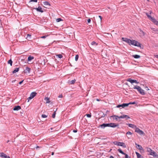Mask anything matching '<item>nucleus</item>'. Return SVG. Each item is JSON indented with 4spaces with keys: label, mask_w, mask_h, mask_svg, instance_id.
<instances>
[{
    "label": "nucleus",
    "mask_w": 158,
    "mask_h": 158,
    "mask_svg": "<svg viewBox=\"0 0 158 158\" xmlns=\"http://www.w3.org/2000/svg\"><path fill=\"white\" fill-rule=\"evenodd\" d=\"M87 22L88 23H90L91 22V19H88L87 20Z\"/></svg>",
    "instance_id": "8fccbe9b"
},
{
    "label": "nucleus",
    "mask_w": 158,
    "mask_h": 158,
    "mask_svg": "<svg viewBox=\"0 0 158 158\" xmlns=\"http://www.w3.org/2000/svg\"><path fill=\"white\" fill-rule=\"evenodd\" d=\"M134 89H136L138 92L141 94L144 95L145 94L144 90L143 89L141 88L138 85H135L133 87Z\"/></svg>",
    "instance_id": "f257e3e1"
},
{
    "label": "nucleus",
    "mask_w": 158,
    "mask_h": 158,
    "mask_svg": "<svg viewBox=\"0 0 158 158\" xmlns=\"http://www.w3.org/2000/svg\"><path fill=\"white\" fill-rule=\"evenodd\" d=\"M5 158H10L9 156L6 155V157Z\"/></svg>",
    "instance_id": "13d9d810"
},
{
    "label": "nucleus",
    "mask_w": 158,
    "mask_h": 158,
    "mask_svg": "<svg viewBox=\"0 0 158 158\" xmlns=\"http://www.w3.org/2000/svg\"><path fill=\"white\" fill-rule=\"evenodd\" d=\"M47 36V35H44L42 36H41L40 37V38H42V39H45L46 38V37Z\"/></svg>",
    "instance_id": "a19ab883"
},
{
    "label": "nucleus",
    "mask_w": 158,
    "mask_h": 158,
    "mask_svg": "<svg viewBox=\"0 0 158 158\" xmlns=\"http://www.w3.org/2000/svg\"><path fill=\"white\" fill-rule=\"evenodd\" d=\"M98 17L100 18V20H101V21L102 20V17L101 16H100V15H99L98 16Z\"/></svg>",
    "instance_id": "864d4df0"
},
{
    "label": "nucleus",
    "mask_w": 158,
    "mask_h": 158,
    "mask_svg": "<svg viewBox=\"0 0 158 158\" xmlns=\"http://www.w3.org/2000/svg\"><path fill=\"white\" fill-rule=\"evenodd\" d=\"M56 56H58V57L60 58H61L63 57V56L61 54H58L56 55Z\"/></svg>",
    "instance_id": "72a5a7b5"
},
{
    "label": "nucleus",
    "mask_w": 158,
    "mask_h": 158,
    "mask_svg": "<svg viewBox=\"0 0 158 158\" xmlns=\"http://www.w3.org/2000/svg\"><path fill=\"white\" fill-rule=\"evenodd\" d=\"M76 81V80L75 79H74L73 80L69 81L68 83L69 84L72 85L74 84Z\"/></svg>",
    "instance_id": "dca6fc26"
},
{
    "label": "nucleus",
    "mask_w": 158,
    "mask_h": 158,
    "mask_svg": "<svg viewBox=\"0 0 158 158\" xmlns=\"http://www.w3.org/2000/svg\"><path fill=\"white\" fill-rule=\"evenodd\" d=\"M38 0H31L30 2H37Z\"/></svg>",
    "instance_id": "09e8293b"
},
{
    "label": "nucleus",
    "mask_w": 158,
    "mask_h": 158,
    "mask_svg": "<svg viewBox=\"0 0 158 158\" xmlns=\"http://www.w3.org/2000/svg\"><path fill=\"white\" fill-rule=\"evenodd\" d=\"M106 115V114L103 113L102 115V117H104Z\"/></svg>",
    "instance_id": "a18cd8bd"
},
{
    "label": "nucleus",
    "mask_w": 158,
    "mask_h": 158,
    "mask_svg": "<svg viewBox=\"0 0 158 158\" xmlns=\"http://www.w3.org/2000/svg\"><path fill=\"white\" fill-rule=\"evenodd\" d=\"M35 9H36V10L38 12H40L41 13H42L44 12L43 10H42L41 7L40 6H38V8H35Z\"/></svg>",
    "instance_id": "9b49d317"
},
{
    "label": "nucleus",
    "mask_w": 158,
    "mask_h": 158,
    "mask_svg": "<svg viewBox=\"0 0 158 158\" xmlns=\"http://www.w3.org/2000/svg\"><path fill=\"white\" fill-rule=\"evenodd\" d=\"M120 146L122 147L123 148H126V146L125 143L123 142H121V144H120Z\"/></svg>",
    "instance_id": "bb28decb"
},
{
    "label": "nucleus",
    "mask_w": 158,
    "mask_h": 158,
    "mask_svg": "<svg viewBox=\"0 0 158 158\" xmlns=\"http://www.w3.org/2000/svg\"><path fill=\"white\" fill-rule=\"evenodd\" d=\"M6 155L3 152H1L0 153V157L2 158H5L6 157Z\"/></svg>",
    "instance_id": "412c9836"
},
{
    "label": "nucleus",
    "mask_w": 158,
    "mask_h": 158,
    "mask_svg": "<svg viewBox=\"0 0 158 158\" xmlns=\"http://www.w3.org/2000/svg\"><path fill=\"white\" fill-rule=\"evenodd\" d=\"M21 109V107L19 106H15L13 108L14 110H18Z\"/></svg>",
    "instance_id": "ddd939ff"
},
{
    "label": "nucleus",
    "mask_w": 158,
    "mask_h": 158,
    "mask_svg": "<svg viewBox=\"0 0 158 158\" xmlns=\"http://www.w3.org/2000/svg\"><path fill=\"white\" fill-rule=\"evenodd\" d=\"M157 23H155V24H156V25H157L158 26V21H157Z\"/></svg>",
    "instance_id": "4d7b16f0"
},
{
    "label": "nucleus",
    "mask_w": 158,
    "mask_h": 158,
    "mask_svg": "<svg viewBox=\"0 0 158 158\" xmlns=\"http://www.w3.org/2000/svg\"><path fill=\"white\" fill-rule=\"evenodd\" d=\"M42 117L43 118H45L47 117V116L44 114H43L41 115Z\"/></svg>",
    "instance_id": "ea45409f"
},
{
    "label": "nucleus",
    "mask_w": 158,
    "mask_h": 158,
    "mask_svg": "<svg viewBox=\"0 0 158 158\" xmlns=\"http://www.w3.org/2000/svg\"><path fill=\"white\" fill-rule=\"evenodd\" d=\"M132 40H131L130 39H128L127 40L125 41V42L127 43L128 44L130 45H131V43L132 42Z\"/></svg>",
    "instance_id": "6ab92c4d"
},
{
    "label": "nucleus",
    "mask_w": 158,
    "mask_h": 158,
    "mask_svg": "<svg viewBox=\"0 0 158 158\" xmlns=\"http://www.w3.org/2000/svg\"><path fill=\"white\" fill-rule=\"evenodd\" d=\"M12 63H13V61H12V60L11 59H10V60H9L8 61V64H10V65L11 66H12Z\"/></svg>",
    "instance_id": "7c9ffc66"
},
{
    "label": "nucleus",
    "mask_w": 158,
    "mask_h": 158,
    "mask_svg": "<svg viewBox=\"0 0 158 158\" xmlns=\"http://www.w3.org/2000/svg\"><path fill=\"white\" fill-rule=\"evenodd\" d=\"M34 59V57L32 56H29L28 57L27 60L28 61H30L32 60L33 59Z\"/></svg>",
    "instance_id": "393cba45"
},
{
    "label": "nucleus",
    "mask_w": 158,
    "mask_h": 158,
    "mask_svg": "<svg viewBox=\"0 0 158 158\" xmlns=\"http://www.w3.org/2000/svg\"><path fill=\"white\" fill-rule=\"evenodd\" d=\"M156 57L157 58H158V55H156Z\"/></svg>",
    "instance_id": "338daca9"
},
{
    "label": "nucleus",
    "mask_w": 158,
    "mask_h": 158,
    "mask_svg": "<svg viewBox=\"0 0 158 158\" xmlns=\"http://www.w3.org/2000/svg\"><path fill=\"white\" fill-rule=\"evenodd\" d=\"M139 30L140 31L139 33L142 36H144L145 35V32L143 31L141 29H139Z\"/></svg>",
    "instance_id": "4be33fe9"
},
{
    "label": "nucleus",
    "mask_w": 158,
    "mask_h": 158,
    "mask_svg": "<svg viewBox=\"0 0 158 158\" xmlns=\"http://www.w3.org/2000/svg\"><path fill=\"white\" fill-rule=\"evenodd\" d=\"M126 118L127 119L130 118V117L128 115H123L119 116V118Z\"/></svg>",
    "instance_id": "9d476101"
},
{
    "label": "nucleus",
    "mask_w": 158,
    "mask_h": 158,
    "mask_svg": "<svg viewBox=\"0 0 158 158\" xmlns=\"http://www.w3.org/2000/svg\"><path fill=\"white\" fill-rule=\"evenodd\" d=\"M32 99V98L30 97V96L29 98H28L27 99V100H28V101H27V102H29V100Z\"/></svg>",
    "instance_id": "37998d69"
},
{
    "label": "nucleus",
    "mask_w": 158,
    "mask_h": 158,
    "mask_svg": "<svg viewBox=\"0 0 158 158\" xmlns=\"http://www.w3.org/2000/svg\"><path fill=\"white\" fill-rule=\"evenodd\" d=\"M135 153L136 155L137 158H144V157L138 152H135Z\"/></svg>",
    "instance_id": "f3484780"
},
{
    "label": "nucleus",
    "mask_w": 158,
    "mask_h": 158,
    "mask_svg": "<svg viewBox=\"0 0 158 158\" xmlns=\"http://www.w3.org/2000/svg\"><path fill=\"white\" fill-rule=\"evenodd\" d=\"M23 81H24V80H22V81H20L19 82V84H20V85L23 82Z\"/></svg>",
    "instance_id": "de8ad7c7"
},
{
    "label": "nucleus",
    "mask_w": 158,
    "mask_h": 158,
    "mask_svg": "<svg viewBox=\"0 0 158 158\" xmlns=\"http://www.w3.org/2000/svg\"><path fill=\"white\" fill-rule=\"evenodd\" d=\"M127 81L130 82L132 84L135 83L136 84H138L139 82L135 80L132 79L131 78H127Z\"/></svg>",
    "instance_id": "423d86ee"
},
{
    "label": "nucleus",
    "mask_w": 158,
    "mask_h": 158,
    "mask_svg": "<svg viewBox=\"0 0 158 158\" xmlns=\"http://www.w3.org/2000/svg\"><path fill=\"white\" fill-rule=\"evenodd\" d=\"M101 128L104 129L105 127H107L106 123H103L99 126Z\"/></svg>",
    "instance_id": "5701e85b"
},
{
    "label": "nucleus",
    "mask_w": 158,
    "mask_h": 158,
    "mask_svg": "<svg viewBox=\"0 0 158 158\" xmlns=\"http://www.w3.org/2000/svg\"><path fill=\"white\" fill-rule=\"evenodd\" d=\"M110 158H114V157L113 156H110Z\"/></svg>",
    "instance_id": "bf43d9fd"
},
{
    "label": "nucleus",
    "mask_w": 158,
    "mask_h": 158,
    "mask_svg": "<svg viewBox=\"0 0 158 158\" xmlns=\"http://www.w3.org/2000/svg\"><path fill=\"white\" fill-rule=\"evenodd\" d=\"M56 114V111H55L52 114V117L53 118H54L55 117Z\"/></svg>",
    "instance_id": "c9c22d12"
},
{
    "label": "nucleus",
    "mask_w": 158,
    "mask_h": 158,
    "mask_svg": "<svg viewBox=\"0 0 158 158\" xmlns=\"http://www.w3.org/2000/svg\"><path fill=\"white\" fill-rule=\"evenodd\" d=\"M146 88H147V89H146V90H149V89H148V87H146Z\"/></svg>",
    "instance_id": "69168bd1"
},
{
    "label": "nucleus",
    "mask_w": 158,
    "mask_h": 158,
    "mask_svg": "<svg viewBox=\"0 0 158 158\" xmlns=\"http://www.w3.org/2000/svg\"><path fill=\"white\" fill-rule=\"evenodd\" d=\"M118 152H119L120 153H121L123 155L125 154V153H124L121 149H118Z\"/></svg>",
    "instance_id": "473e14b6"
},
{
    "label": "nucleus",
    "mask_w": 158,
    "mask_h": 158,
    "mask_svg": "<svg viewBox=\"0 0 158 158\" xmlns=\"http://www.w3.org/2000/svg\"><path fill=\"white\" fill-rule=\"evenodd\" d=\"M19 70V68H15L13 71L12 73H15L16 72H18Z\"/></svg>",
    "instance_id": "a878e982"
},
{
    "label": "nucleus",
    "mask_w": 158,
    "mask_h": 158,
    "mask_svg": "<svg viewBox=\"0 0 158 158\" xmlns=\"http://www.w3.org/2000/svg\"><path fill=\"white\" fill-rule=\"evenodd\" d=\"M31 35L29 34H28L26 37V39L28 40H29L31 39Z\"/></svg>",
    "instance_id": "2f4dec72"
},
{
    "label": "nucleus",
    "mask_w": 158,
    "mask_h": 158,
    "mask_svg": "<svg viewBox=\"0 0 158 158\" xmlns=\"http://www.w3.org/2000/svg\"><path fill=\"white\" fill-rule=\"evenodd\" d=\"M124 39H125V38L122 37V40L123 41Z\"/></svg>",
    "instance_id": "052dcab7"
},
{
    "label": "nucleus",
    "mask_w": 158,
    "mask_h": 158,
    "mask_svg": "<svg viewBox=\"0 0 158 158\" xmlns=\"http://www.w3.org/2000/svg\"><path fill=\"white\" fill-rule=\"evenodd\" d=\"M43 3H44V4L45 6H47V5H48L49 6H50V4L47 1H45V2H43Z\"/></svg>",
    "instance_id": "c756f323"
},
{
    "label": "nucleus",
    "mask_w": 158,
    "mask_h": 158,
    "mask_svg": "<svg viewBox=\"0 0 158 158\" xmlns=\"http://www.w3.org/2000/svg\"><path fill=\"white\" fill-rule=\"evenodd\" d=\"M40 148V147L38 146H37L36 147V149H37L38 148Z\"/></svg>",
    "instance_id": "680f3d73"
},
{
    "label": "nucleus",
    "mask_w": 158,
    "mask_h": 158,
    "mask_svg": "<svg viewBox=\"0 0 158 158\" xmlns=\"http://www.w3.org/2000/svg\"><path fill=\"white\" fill-rule=\"evenodd\" d=\"M31 71V69L28 67H26L25 70V73H30Z\"/></svg>",
    "instance_id": "4468645a"
},
{
    "label": "nucleus",
    "mask_w": 158,
    "mask_h": 158,
    "mask_svg": "<svg viewBox=\"0 0 158 158\" xmlns=\"http://www.w3.org/2000/svg\"><path fill=\"white\" fill-rule=\"evenodd\" d=\"M124 155H125V158H131L130 156H129L127 154L125 153V154Z\"/></svg>",
    "instance_id": "58836bf2"
},
{
    "label": "nucleus",
    "mask_w": 158,
    "mask_h": 158,
    "mask_svg": "<svg viewBox=\"0 0 158 158\" xmlns=\"http://www.w3.org/2000/svg\"><path fill=\"white\" fill-rule=\"evenodd\" d=\"M91 45H93V46H97L98 45V44L97 43H96V42H95L94 41L92 42L91 43Z\"/></svg>",
    "instance_id": "cd10ccee"
},
{
    "label": "nucleus",
    "mask_w": 158,
    "mask_h": 158,
    "mask_svg": "<svg viewBox=\"0 0 158 158\" xmlns=\"http://www.w3.org/2000/svg\"><path fill=\"white\" fill-rule=\"evenodd\" d=\"M152 155V156L155 157V158H158V155L156 152L153 153Z\"/></svg>",
    "instance_id": "c85d7f7f"
},
{
    "label": "nucleus",
    "mask_w": 158,
    "mask_h": 158,
    "mask_svg": "<svg viewBox=\"0 0 158 158\" xmlns=\"http://www.w3.org/2000/svg\"><path fill=\"white\" fill-rule=\"evenodd\" d=\"M135 104V102H129L128 103H127V106H128L129 105H131V104Z\"/></svg>",
    "instance_id": "f704fd0d"
},
{
    "label": "nucleus",
    "mask_w": 158,
    "mask_h": 158,
    "mask_svg": "<svg viewBox=\"0 0 158 158\" xmlns=\"http://www.w3.org/2000/svg\"><path fill=\"white\" fill-rule=\"evenodd\" d=\"M127 39H128V38H125V39H124V40H123V41L125 42V41L127 40Z\"/></svg>",
    "instance_id": "5fc2aeb1"
},
{
    "label": "nucleus",
    "mask_w": 158,
    "mask_h": 158,
    "mask_svg": "<svg viewBox=\"0 0 158 158\" xmlns=\"http://www.w3.org/2000/svg\"><path fill=\"white\" fill-rule=\"evenodd\" d=\"M121 142H118V141H114L113 142V143L115 145L118 146H120V144H121Z\"/></svg>",
    "instance_id": "aec40b11"
},
{
    "label": "nucleus",
    "mask_w": 158,
    "mask_h": 158,
    "mask_svg": "<svg viewBox=\"0 0 158 158\" xmlns=\"http://www.w3.org/2000/svg\"><path fill=\"white\" fill-rule=\"evenodd\" d=\"M58 97L59 98H61L62 97V94L60 95H59L58 96Z\"/></svg>",
    "instance_id": "603ef678"
},
{
    "label": "nucleus",
    "mask_w": 158,
    "mask_h": 158,
    "mask_svg": "<svg viewBox=\"0 0 158 158\" xmlns=\"http://www.w3.org/2000/svg\"><path fill=\"white\" fill-rule=\"evenodd\" d=\"M2 27V20L0 19V27Z\"/></svg>",
    "instance_id": "c03bdc74"
},
{
    "label": "nucleus",
    "mask_w": 158,
    "mask_h": 158,
    "mask_svg": "<svg viewBox=\"0 0 158 158\" xmlns=\"http://www.w3.org/2000/svg\"><path fill=\"white\" fill-rule=\"evenodd\" d=\"M146 15L148 17L154 24L155 23H157V21L153 17H151L150 15H149L148 13H146Z\"/></svg>",
    "instance_id": "7ed1b4c3"
},
{
    "label": "nucleus",
    "mask_w": 158,
    "mask_h": 158,
    "mask_svg": "<svg viewBox=\"0 0 158 158\" xmlns=\"http://www.w3.org/2000/svg\"><path fill=\"white\" fill-rule=\"evenodd\" d=\"M127 103H123L122 104H119L118 105H117L116 106L117 108H119L120 107H122L123 108H124L125 107L127 106Z\"/></svg>",
    "instance_id": "6e6552de"
},
{
    "label": "nucleus",
    "mask_w": 158,
    "mask_h": 158,
    "mask_svg": "<svg viewBox=\"0 0 158 158\" xmlns=\"http://www.w3.org/2000/svg\"><path fill=\"white\" fill-rule=\"evenodd\" d=\"M48 100H49L48 99ZM49 102L48 101L47 102V103H49Z\"/></svg>",
    "instance_id": "0e129e2a"
},
{
    "label": "nucleus",
    "mask_w": 158,
    "mask_h": 158,
    "mask_svg": "<svg viewBox=\"0 0 158 158\" xmlns=\"http://www.w3.org/2000/svg\"><path fill=\"white\" fill-rule=\"evenodd\" d=\"M86 115L87 116V117L88 118H90L91 116V114H86Z\"/></svg>",
    "instance_id": "79ce46f5"
},
{
    "label": "nucleus",
    "mask_w": 158,
    "mask_h": 158,
    "mask_svg": "<svg viewBox=\"0 0 158 158\" xmlns=\"http://www.w3.org/2000/svg\"><path fill=\"white\" fill-rule=\"evenodd\" d=\"M79 58V56L78 55H77L75 56V60L76 61H77Z\"/></svg>",
    "instance_id": "e433bc0d"
},
{
    "label": "nucleus",
    "mask_w": 158,
    "mask_h": 158,
    "mask_svg": "<svg viewBox=\"0 0 158 158\" xmlns=\"http://www.w3.org/2000/svg\"><path fill=\"white\" fill-rule=\"evenodd\" d=\"M37 94V93L35 92H32L31 94H30V96L33 98L34 97H35L36 94Z\"/></svg>",
    "instance_id": "2eb2a0df"
},
{
    "label": "nucleus",
    "mask_w": 158,
    "mask_h": 158,
    "mask_svg": "<svg viewBox=\"0 0 158 158\" xmlns=\"http://www.w3.org/2000/svg\"><path fill=\"white\" fill-rule=\"evenodd\" d=\"M131 45L135 46H137L138 47H139L140 48H142L141 47V44L140 43L138 42L135 41V40H133L132 43H131Z\"/></svg>",
    "instance_id": "f03ea898"
},
{
    "label": "nucleus",
    "mask_w": 158,
    "mask_h": 158,
    "mask_svg": "<svg viewBox=\"0 0 158 158\" xmlns=\"http://www.w3.org/2000/svg\"><path fill=\"white\" fill-rule=\"evenodd\" d=\"M107 127H110L113 128L115 127L118 126V124H116L114 123H106Z\"/></svg>",
    "instance_id": "20e7f679"
},
{
    "label": "nucleus",
    "mask_w": 158,
    "mask_h": 158,
    "mask_svg": "<svg viewBox=\"0 0 158 158\" xmlns=\"http://www.w3.org/2000/svg\"><path fill=\"white\" fill-rule=\"evenodd\" d=\"M119 116H118L117 115H113L110 116L111 118H113V119H115L116 120H118V118H119Z\"/></svg>",
    "instance_id": "a211bd4d"
},
{
    "label": "nucleus",
    "mask_w": 158,
    "mask_h": 158,
    "mask_svg": "<svg viewBox=\"0 0 158 158\" xmlns=\"http://www.w3.org/2000/svg\"><path fill=\"white\" fill-rule=\"evenodd\" d=\"M127 125H128L129 127H131L132 128H135L137 127L136 126L132 124L131 123H128L127 124Z\"/></svg>",
    "instance_id": "f8f14e48"
},
{
    "label": "nucleus",
    "mask_w": 158,
    "mask_h": 158,
    "mask_svg": "<svg viewBox=\"0 0 158 158\" xmlns=\"http://www.w3.org/2000/svg\"><path fill=\"white\" fill-rule=\"evenodd\" d=\"M77 130H73V132L74 133H76L77 132Z\"/></svg>",
    "instance_id": "3c124183"
},
{
    "label": "nucleus",
    "mask_w": 158,
    "mask_h": 158,
    "mask_svg": "<svg viewBox=\"0 0 158 158\" xmlns=\"http://www.w3.org/2000/svg\"><path fill=\"white\" fill-rule=\"evenodd\" d=\"M132 56L135 59H138L140 57V56L138 55H133Z\"/></svg>",
    "instance_id": "b1692460"
},
{
    "label": "nucleus",
    "mask_w": 158,
    "mask_h": 158,
    "mask_svg": "<svg viewBox=\"0 0 158 158\" xmlns=\"http://www.w3.org/2000/svg\"><path fill=\"white\" fill-rule=\"evenodd\" d=\"M62 21V20L61 18H58L56 19V22H60V21Z\"/></svg>",
    "instance_id": "4c0bfd02"
},
{
    "label": "nucleus",
    "mask_w": 158,
    "mask_h": 158,
    "mask_svg": "<svg viewBox=\"0 0 158 158\" xmlns=\"http://www.w3.org/2000/svg\"><path fill=\"white\" fill-rule=\"evenodd\" d=\"M147 152L149 153V154L152 156L153 153L154 152H156L154 151H153L151 148H146Z\"/></svg>",
    "instance_id": "0eeeda50"
},
{
    "label": "nucleus",
    "mask_w": 158,
    "mask_h": 158,
    "mask_svg": "<svg viewBox=\"0 0 158 158\" xmlns=\"http://www.w3.org/2000/svg\"><path fill=\"white\" fill-rule=\"evenodd\" d=\"M135 132L139 134L140 135H144L145 133L143 131L140 130L138 128L136 127L135 130Z\"/></svg>",
    "instance_id": "39448f33"
},
{
    "label": "nucleus",
    "mask_w": 158,
    "mask_h": 158,
    "mask_svg": "<svg viewBox=\"0 0 158 158\" xmlns=\"http://www.w3.org/2000/svg\"><path fill=\"white\" fill-rule=\"evenodd\" d=\"M54 152H52V155H54Z\"/></svg>",
    "instance_id": "e2e57ef3"
},
{
    "label": "nucleus",
    "mask_w": 158,
    "mask_h": 158,
    "mask_svg": "<svg viewBox=\"0 0 158 158\" xmlns=\"http://www.w3.org/2000/svg\"><path fill=\"white\" fill-rule=\"evenodd\" d=\"M135 145H136V148L140 150H143V149L142 147V146L139 145L138 144H137V143H135Z\"/></svg>",
    "instance_id": "1a4fd4ad"
},
{
    "label": "nucleus",
    "mask_w": 158,
    "mask_h": 158,
    "mask_svg": "<svg viewBox=\"0 0 158 158\" xmlns=\"http://www.w3.org/2000/svg\"><path fill=\"white\" fill-rule=\"evenodd\" d=\"M126 134L128 135H131L132 134V133L130 131H128L127 133Z\"/></svg>",
    "instance_id": "49530a36"
},
{
    "label": "nucleus",
    "mask_w": 158,
    "mask_h": 158,
    "mask_svg": "<svg viewBox=\"0 0 158 158\" xmlns=\"http://www.w3.org/2000/svg\"><path fill=\"white\" fill-rule=\"evenodd\" d=\"M125 84H126V85H127V82H126V83H125Z\"/></svg>",
    "instance_id": "774afa93"
},
{
    "label": "nucleus",
    "mask_w": 158,
    "mask_h": 158,
    "mask_svg": "<svg viewBox=\"0 0 158 158\" xmlns=\"http://www.w3.org/2000/svg\"><path fill=\"white\" fill-rule=\"evenodd\" d=\"M157 23H155V24H156V25H157L158 26V21H157Z\"/></svg>",
    "instance_id": "6e6d98bb"
}]
</instances>
